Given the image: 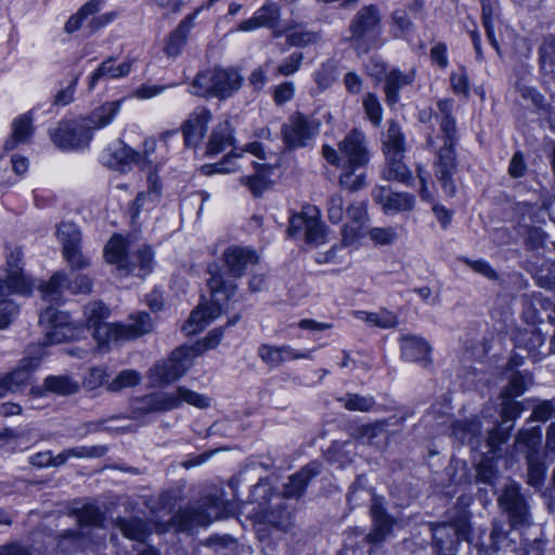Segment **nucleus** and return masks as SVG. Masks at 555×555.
Masks as SVG:
<instances>
[{"label": "nucleus", "instance_id": "nucleus-1", "mask_svg": "<svg viewBox=\"0 0 555 555\" xmlns=\"http://www.w3.org/2000/svg\"><path fill=\"white\" fill-rule=\"evenodd\" d=\"M120 108L118 101L107 102L95 108L88 118L61 120L49 130L53 144L64 151H75L89 145L92 130L107 126Z\"/></svg>", "mask_w": 555, "mask_h": 555}, {"label": "nucleus", "instance_id": "nucleus-2", "mask_svg": "<svg viewBox=\"0 0 555 555\" xmlns=\"http://www.w3.org/2000/svg\"><path fill=\"white\" fill-rule=\"evenodd\" d=\"M232 512V504L224 501L222 491L203 496L197 506L179 509L171 518L179 531H188L198 526H207L212 520L227 517Z\"/></svg>", "mask_w": 555, "mask_h": 555}, {"label": "nucleus", "instance_id": "nucleus-3", "mask_svg": "<svg viewBox=\"0 0 555 555\" xmlns=\"http://www.w3.org/2000/svg\"><path fill=\"white\" fill-rule=\"evenodd\" d=\"M243 81V76L235 68L212 67L196 74L191 85V93L224 100L237 92Z\"/></svg>", "mask_w": 555, "mask_h": 555}, {"label": "nucleus", "instance_id": "nucleus-4", "mask_svg": "<svg viewBox=\"0 0 555 555\" xmlns=\"http://www.w3.org/2000/svg\"><path fill=\"white\" fill-rule=\"evenodd\" d=\"M104 257L107 262L117 264V270L125 275L133 274L144 278L153 269V251L142 246L135 251H128V243L121 235H114L106 244Z\"/></svg>", "mask_w": 555, "mask_h": 555}, {"label": "nucleus", "instance_id": "nucleus-5", "mask_svg": "<svg viewBox=\"0 0 555 555\" xmlns=\"http://www.w3.org/2000/svg\"><path fill=\"white\" fill-rule=\"evenodd\" d=\"M322 155L327 163L341 169L364 168L370 160L365 135L357 129L351 130L338 143V150L324 145Z\"/></svg>", "mask_w": 555, "mask_h": 555}, {"label": "nucleus", "instance_id": "nucleus-6", "mask_svg": "<svg viewBox=\"0 0 555 555\" xmlns=\"http://www.w3.org/2000/svg\"><path fill=\"white\" fill-rule=\"evenodd\" d=\"M382 28V13L377 5L362 7L349 24L347 41L359 52H369L376 43Z\"/></svg>", "mask_w": 555, "mask_h": 555}, {"label": "nucleus", "instance_id": "nucleus-7", "mask_svg": "<svg viewBox=\"0 0 555 555\" xmlns=\"http://www.w3.org/2000/svg\"><path fill=\"white\" fill-rule=\"evenodd\" d=\"M251 494L254 498L262 496L263 499V502H258L254 512L256 522L269 525L282 531L289 528L292 512L280 493H273L268 485H256Z\"/></svg>", "mask_w": 555, "mask_h": 555}, {"label": "nucleus", "instance_id": "nucleus-8", "mask_svg": "<svg viewBox=\"0 0 555 555\" xmlns=\"http://www.w3.org/2000/svg\"><path fill=\"white\" fill-rule=\"evenodd\" d=\"M42 356L41 346H29L27 354L16 366L9 372L0 373V399L23 392L31 385L34 372L38 369Z\"/></svg>", "mask_w": 555, "mask_h": 555}, {"label": "nucleus", "instance_id": "nucleus-9", "mask_svg": "<svg viewBox=\"0 0 555 555\" xmlns=\"http://www.w3.org/2000/svg\"><path fill=\"white\" fill-rule=\"evenodd\" d=\"M437 552L441 555H454L461 541H468L472 528L466 515H461L452 522L430 524Z\"/></svg>", "mask_w": 555, "mask_h": 555}, {"label": "nucleus", "instance_id": "nucleus-10", "mask_svg": "<svg viewBox=\"0 0 555 555\" xmlns=\"http://www.w3.org/2000/svg\"><path fill=\"white\" fill-rule=\"evenodd\" d=\"M405 416H391L385 420H377L357 427L352 431L351 437L362 444L380 449L387 444L390 435L403 428Z\"/></svg>", "mask_w": 555, "mask_h": 555}, {"label": "nucleus", "instance_id": "nucleus-11", "mask_svg": "<svg viewBox=\"0 0 555 555\" xmlns=\"http://www.w3.org/2000/svg\"><path fill=\"white\" fill-rule=\"evenodd\" d=\"M194 357V350L190 347L178 348L167 361L155 364L150 370V377L157 384H169L186 373L193 365Z\"/></svg>", "mask_w": 555, "mask_h": 555}, {"label": "nucleus", "instance_id": "nucleus-12", "mask_svg": "<svg viewBox=\"0 0 555 555\" xmlns=\"http://www.w3.org/2000/svg\"><path fill=\"white\" fill-rule=\"evenodd\" d=\"M39 324L44 332L46 344H61L74 338L76 334L69 315L53 306L41 312Z\"/></svg>", "mask_w": 555, "mask_h": 555}, {"label": "nucleus", "instance_id": "nucleus-13", "mask_svg": "<svg viewBox=\"0 0 555 555\" xmlns=\"http://www.w3.org/2000/svg\"><path fill=\"white\" fill-rule=\"evenodd\" d=\"M320 121L302 113H294L282 127V138L288 147H302L320 130Z\"/></svg>", "mask_w": 555, "mask_h": 555}, {"label": "nucleus", "instance_id": "nucleus-14", "mask_svg": "<svg viewBox=\"0 0 555 555\" xmlns=\"http://www.w3.org/2000/svg\"><path fill=\"white\" fill-rule=\"evenodd\" d=\"M500 507L508 515L512 526H529L530 512L520 486L516 482L506 485L498 498Z\"/></svg>", "mask_w": 555, "mask_h": 555}, {"label": "nucleus", "instance_id": "nucleus-15", "mask_svg": "<svg viewBox=\"0 0 555 555\" xmlns=\"http://www.w3.org/2000/svg\"><path fill=\"white\" fill-rule=\"evenodd\" d=\"M175 409H177V402L168 396V392H151L135 397L130 401L128 418L142 421L149 414L163 413Z\"/></svg>", "mask_w": 555, "mask_h": 555}, {"label": "nucleus", "instance_id": "nucleus-16", "mask_svg": "<svg viewBox=\"0 0 555 555\" xmlns=\"http://www.w3.org/2000/svg\"><path fill=\"white\" fill-rule=\"evenodd\" d=\"M23 259V253L20 247H15L7 257L8 271L4 276H0V296L11 293L26 295L31 289L30 281L24 275L18 266Z\"/></svg>", "mask_w": 555, "mask_h": 555}, {"label": "nucleus", "instance_id": "nucleus-17", "mask_svg": "<svg viewBox=\"0 0 555 555\" xmlns=\"http://www.w3.org/2000/svg\"><path fill=\"white\" fill-rule=\"evenodd\" d=\"M108 308L101 301H93L85 307L87 325L100 346L108 345L113 340L116 323H107Z\"/></svg>", "mask_w": 555, "mask_h": 555}, {"label": "nucleus", "instance_id": "nucleus-18", "mask_svg": "<svg viewBox=\"0 0 555 555\" xmlns=\"http://www.w3.org/2000/svg\"><path fill=\"white\" fill-rule=\"evenodd\" d=\"M435 176L448 196H454L456 186L453 176L457 171V159L454 146L443 145L436 153L434 162Z\"/></svg>", "mask_w": 555, "mask_h": 555}, {"label": "nucleus", "instance_id": "nucleus-19", "mask_svg": "<svg viewBox=\"0 0 555 555\" xmlns=\"http://www.w3.org/2000/svg\"><path fill=\"white\" fill-rule=\"evenodd\" d=\"M304 232L308 245L319 246L325 242L326 228L317 217H307L305 214L294 215L289 219L287 233L295 237Z\"/></svg>", "mask_w": 555, "mask_h": 555}, {"label": "nucleus", "instance_id": "nucleus-20", "mask_svg": "<svg viewBox=\"0 0 555 555\" xmlns=\"http://www.w3.org/2000/svg\"><path fill=\"white\" fill-rule=\"evenodd\" d=\"M154 322L146 312H138L129 317L127 323H116L112 343H121L139 338L153 331Z\"/></svg>", "mask_w": 555, "mask_h": 555}, {"label": "nucleus", "instance_id": "nucleus-21", "mask_svg": "<svg viewBox=\"0 0 555 555\" xmlns=\"http://www.w3.org/2000/svg\"><path fill=\"white\" fill-rule=\"evenodd\" d=\"M222 259L228 273L235 279L243 276L249 266H255L259 261L255 250L240 246L228 247Z\"/></svg>", "mask_w": 555, "mask_h": 555}, {"label": "nucleus", "instance_id": "nucleus-22", "mask_svg": "<svg viewBox=\"0 0 555 555\" xmlns=\"http://www.w3.org/2000/svg\"><path fill=\"white\" fill-rule=\"evenodd\" d=\"M257 354L268 366L278 367L286 361L311 359L312 350L300 352L288 345L272 346L269 344H262L259 346Z\"/></svg>", "mask_w": 555, "mask_h": 555}, {"label": "nucleus", "instance_id": "nucleus-23", "mask_svg": "<svg viewBox=\"0 0 555 555\" xmlns=\"http://www.w3.org/2000/svg\"><path fill=\"white\" fill-rule=\"evenodd\" d=\"M210 120L211 112L209 109L205 107L194 109L181 126L185 145H197L203 140Z\"/></svg>", "mask_w": 555, "mask_h": 555}, {"label": "nucleus", "instance_id": "nucleus-24", "mask_svg": "<svg viewBox=\"0 0 555 555\" xmlns=\"http://www.w3.org/2000/svg\"><path fill=\"white\" fill-rule=\"evenodd\" d=\"M372 530L365 540L371 544H379L391 533L395 518L383 507L379 499L373 498L371 505Z\"/></svg>", "mask_w": 555, "mask_h": 555}, {"label": "nucleus", "instance_id": "nucleus-25", "mask_svg": "<svg viewBox=\"0 0 555 555\" xmlns=\"http://www.w3.org/2000/svg\"><path fill=\"white\" fill-rule=\"evenodd\" d=\"M321 472V464L311 462L304 466L296 474L288 477L283 486L282 498L285 499H300L307 489L309 482L317 477Z\"/></svg>", "mask_w": 555, "mask_h": 555}, {"label": "nucleus", "instance_id": "nucleus-26", "mask_svg": "<svg viewBox=\"0 0 555 555\" xmlns=\"http://www.w3.org/2000/svg\"><path fill=\"white\" fill-rule=\"evenodd\" d=\"M373 197L386 212L410 211L415 202L412 194L391 192L385 186L376 188L373 191Z\"/></svg>", "mask_w": 555, "mask_h": 555}, {"label": "nucleus", "instance_id": "nucleus-27", "mask_svg": "<svg viewBox=\"0 0 555 555\" xmlns=\"http://www.w3.org/2000/svg\"><path fill=\"white\" fill-rule=\"evenodd\" d=\"M221 313L220 305L217 299L211 302L199 305L192 311L188 322L183 325L182 330L186 335H194L203 331L208 324L217 319Z\"/></svg>", "mask_w": 555, "mask_h": 555}, {"label": "nucleus", "instance_id": "nucleus-28", "mask_svg": "<svg viewBox=\"0 0 555 555\" xmlns=\"http://www.w3.org/2000/svg\"><path fill=\"white\" fill-rule=\"evenodd\" d=\"M519 526H512L511 520L507 522L500 518H494L491 522L490 547L499 551H515L517 541L514 537L513 529Z\"/></svg>", "mask_w": 555, "mask_h": 555}, {"label": "nucleus", "instance_id": "nucleus-29", "mask_svg": "<svg viewBox=\"0 0 555 555\" xmlns=\"http://www.w3.org/2000/svg\"><path fill=\"white\" fill-rule=\"evenodd\" d=\"M415 78V69H410L406 73L400 69H391L385 77L384 92L386 95V102L389 105H393L398 102L399 90L405 86L411 85Z\"/></svg>", "mask_w": 555, "mask_h": 555}, {"label": "nucleus", "instance_id": "nucleus-30", "mask_svg": "<svg viewBox=\"0 0 555 555\" xmlns=\"http://www.w3.org/2000/svg\"><path fill=\"white\" fill-rule=\"evenodd\" d=\"M193 21L194 15L186 16L183 21L180 22L178 27L170 33L164 48V52L168 56L176 57L180 55L183 47L186 43L189 33L193 27Z\"/></svg>", "mask_w": 555, "mask_h": 555}, {"label": "nucleus", "instance_id": "nucleus-31", "mask_svg": "<svg viewBox=\"0 0 555 555\" xmlns=\"http://www.w3.org/2000/svg\"><path fill=\"white\" fill-rule=\"evenodd\" d=\"M542 439V431L540 426L532 427L530 429H521L518 431L514 450L520 452L525 457L529 455L539 456V449Z\"/></svg>", "mask_w": 555, "mask_h": 555}, {"label": "nucleus", "instance_id": "nucleus-32", "mask_svg": "<svg viewBox=\"0 0 555 555\" xmlns=\"http://www.w3.org/2000/svg\"><path fill=\"white\" fill-rule=\"evenodd\" d=\"M234 142L233 129L229 120L219 122L211 131L206 154L209 156L222 152Z\"/></svg>", "mask_w": 555, "mask_h": 555}, {"label": "nucleus", "instance_id": "nucleus-33", "mask_svg": "<svg viewBox=\"0 0 555 555\" xmlns=\"http://www.w3.org/2000/svg\"><path fill=\"white\" fill-rule=\"evenodd\" d=\"M430 347L426 340L416 336H404L401 339V354L406 361L421 362L429 360Z\"/></svg>", "mask_w": 555, "mask_h": 555}, {"label": "nucleus", "instance_id": "nucleus-34", "mask_svg": "<svg viewBox=\"0 0 555 555\" xmlns=\"http://www.w3.org/2000/svg\"><path fill=\"white\" fill-rule=\"evenodd\" d=\"M383 151L386 156H404L405 137L396 121H389L383 137Z\"/></svg>", "mask_w": 555, "mask_h": 555}, {"label": "nucleus", "instance_id": "nucleus-35", "mask_svg": "<svg viewBox=\"0 0 555 555\" xmlns=\"http://www.w3.org/2000/svg\"><path fill=\"white\" fill-rule=\"evenodd\" d=\"M33 119L29 114L20 116L13 121L12 134L4 142V150L12 151L18 144L26 143L33 135Z\"/></svg>", "mask_w": 555, "mask_h": 555}, {"label": "nucleus", "instance_id": "nucleus-36", "mask_svg": "<svg viewBox=\"0 0 555 555\" xmlns=\"http://www.w3.org/2000/svg\"><path fill=\"white\" fill-rule=\"evenodd\" d=\"M114 57H108L92 73L89 81V88L93 89L96 82L104 77L108 78H120L125 77L130 73L132 61H126L121 64L114 66L113 65Z\"/></svg>", "mask_w": 555, "mask_h": 555}, {"label": "nucleus", "instance_id": "nucleus-37", "mask_svg": "<svg viewBox=\"0 0 555 555\" xmlns=\"http://www.w3.org/2000/svg\"><path fill=\"white\" fill-rule=\"evenodd\" d=\"M107 451V448L104 446H80L70 449L63 450L60 454L53 455L51 466L57 467L66 463L72 457L82 459V457H101Z\"/></svg>", "mask_w": 555, "mask_h": 555}, {"label": "nucleus", "instance_id": "nucleus-38", "mask_svg": "<svg viewBox=\"0 0 555 555\" xmlns=\"http://www.w3.org/2000/svg\"><path fill=\"white\" fill-rule=\"evenodd\" d=\"M255 166L256 173L242 177L241 183L246 185L254 196L260 197L269 188L270 168L261 164H255Z\"/></svg>", "mask_w": 555, "mask_h": 555}, {"label": "nucleus", "instance_id": "nucleus-39", "mask_svg": "<svg viewBox=\"0 0 555 555\" xmlns=\"http://www.w3.org/2000/svg\"><path fill=\"white\" fill-rule=\"evenodd\" d=\"M404 156H386L387 165L383 171V177L388 181H398L410 184L413 180L412 173L402 162Z\"/></svg>", "mask_w": 555, "mask_h": 555}, {"label": "nucleus", "instance_id": "nucleus-40", "mask_svg": "<svg viewBox=\"0 0 555 555\" xmlns=\"http://www.w3.org/2000/svg\"><path fill=\"white\" fill-rule=\"evenodd\" d=\"M67 276L63 272H56L48 282L39 286L42 299L49 302L59 304L62 299V291L66 288Z\"/></svg>", "mask_w": 555, "mask_h": 555}, {"label": "nucleus", "instance_id": "nucleus-41", "mask_svg": "<svg viewBox=\"0 0 555 555\" xmlns=\"http://www.w3.org/2000/svg\"><path fill=\"white\" fill-rule=\"evenodd\" d=\"M337 401L350 412L367 413L374 410L376 400L370 395H360L348 392L343 397L337 398Z\"/></svg>", "mask_w": 555, "mask_h": 555}, {"label": "nucleus", "instance_id": "nucleus-42", "mask_svg": "<svg viewBox=\"0 0 555 555\" xmlns=\"http://www.w3.org/2000/svg\"><path fill=\"white\" fill-rule=\"evenodd\" d=\"M168 396L175 399L177 402V409L184 402L198 409H207L210 406L209 397L195 392L183 386L178 387L175 391L168 392Z\"/></svg>", "mask_w": 555, "mask_h": 555}, {"label": "nucleus", "instance_id": "nucleus-43", "mask_svg": "<svg viewBox=\"0 0 555 555\" xmlns=\"http://www.w3.org/2000/svg\"><path fill=\"white\" fill-rule=\"evenodd\" d=\"M346 214L348 218L354 223V227L344 228V238H348L350 231V236L352 240L359 235V231L363 228L367 220L366 205L364 202L352 203L348 206Z\"/></svg>", "mask_w": 555, "mask_h": 555}, {"label": "nucleus", "instance_id": "nucleus-44", "mask_svg": "<svg viewBox=\"0 0 555 555\" xmlns=\"http://www.w3.org/2000/svg\"><path fill=\"white\" fill-rule=\"evenodd\" d=\"M43 387L47 391L60 395L69 396L74 395L79 390L77 382L73 380L67 375H51L48 376L43 382Z\"/></svg>", "mask_w": 555, "mask_h": 555}, {"label": "nucleus", "instance_id": "nucleus-45", "mask_svg": "<svg viewBox=\"0 0 555 555\" xmlns=\"http://www.w3.org/2000/svg\"><path fill=\"white\" fill-rule=\"evenodd\" d=\"M208 273L211 275L208 280V287L212 297L217 294H224L225 298H230L236 291V284L232 281H225L219 272L217 264L208 267Z\"/></svg>", "mask_w": 555, "mask_h": 555}, {"label": "nucleus", "instance_id": "nucleus-46", "mask_svg": "<svg viewBox=\"0 0 555 555\" xmlns=\"http://www.w3.org/2000/svg\"><path fill=\"white\" fill-rule=\"evenodd\" d=\"M106 155L109 156V158L105 159V162L111 167H119L130 163H138L140 159V155L135 151L122 143H119L114 150L111 147L107 149L103 158H105Z\"/></svg>", "mask_w": 555, "mask_h": 555}, {"label": "nucleus", "instance_id": "nucleus-47", "mask_svg": "<svg viewBox=\"0 0 555 555\" xmlns=\"http://www.w3.org/2000/svg\"><path fill=\"white\" fill-rule=\"evenodd\" d=\"M117 527L126 538L135 541H143L149 534L147 525L139 518H120L117 520Z\"/></svg>", "mask_w": 555, "mask_h": 555}, {"label": "nucleus", "instance_id": "nucleus-48", "mask_svg": "<svg viewBox=\"0 0 555 555\" xmlns=\"http://www.w3.org/2000/svg\"><path fill=\"white\" fill-rule=\"evenodd\" d=\"M532 383L531 375L527 372H513L506 387L503 388L501 397L515 398L522 395Z\"/></svg>", "mask_w": 555, "mask_h": 555}, {"label": "nucleus", "instance_id": "nucleus-49", "mask_svg": "<svg viewBox=\"0 0 555 555\" xmlns=\"http://www.w3.org/2000/svg\"><path fill=\"white\" fill-rule=\"evenodd\" d=\"M363 168H348L341 169L339 175V185L349 192H357L366 185V176L363 171L357 173V171Z\"/></svg>", "mask_w": 555, "mask_h": 555}, {"label": "nucleus", "instance_id": "nucleus-50", "mask_svg": "<svg viewBox=\"0 0 555 555\" xmlns=\"http://www.w3.org/2000/svg\"><path fill=\"white\" fill-rule=\"evenodd\" d=\"M141 382V374L134 370H122L118 375L109 383H107L106 389L111 392H118L125 388L134 387Z\"/></svg>", "mask_w": 555, "mask_h": 555}, {"label": "nucleus", "instance_id": "nucleus-51", "mask_svg": "<svg viewBox=\"0 0 555 555\" xmlns=\"http://www.w3.org/2000/svg\"><path fill=\"white\" fill-rule=\"evenodd\" d=\"M147 180L150 183V191L139 193L130 207V214H131L132 221H134V219L138 217L139 212H140V208L144 205L146 199L155 202L158 198L159 185L157 184L156 176L150 175Z\"/></svg>", "mask_w": 555, "mask_h": 555}, {"label": "nucleus", "instance_id": "nucleus-52", "mask_svg": "<svg viewBox=\"0 0 555 555\" xmlns=\"http://www.w3.org/2000/svg\"><path fill=\"white\" fill-rule=\"evenodd\" d=\"M56 235L62 244L63 249H66V247L80 245V231L77 225L72 222H61L56 229Z\"/></svg>", "mask_w": 555, "mask_h": 555}, {"label": "nucleus", "instance_id": "nucleus-53", "mask_svg": "<svg viewBox=\"0 0 555 555\" xmlns=\"http://www.w3.org/2000/svg\"><path fill=\"white\" fill-rule=\"evenodd\" d=\"M526 461L528 466L527 482L533 487L541 486L545 478L546 467L544 463L540 460V456L533 455H529Z\"/></svg>", "mask_w": 555, "mask_h": 555}, {"label": "nucleus", "instance_id": "nucleus-54", "mask_svg": "<svg viewBox=\"0 0 555 555\" xmlns=\"http://www.w3.org/2000/svg\"><path fill=\"white\" fill-rule=\"evenodd\" d=\"M255 15L262 27L275 28L280 21V7L273 2L267 3Z\"/></svg>", "mask_w": 555, "mask_h": 555}, {"label": "nucleus", "instance_id": "nucleus-55", "mask_svg": "<svg viewBox=\"0 0 555 555\" xmlns=\"http://www.w3.org/2000/svg\"><path fill=\"white\" fill-rule=\"evenodd\" d=\"M480 430L481 425L477 420L455 422L453 424V434L462 442H470V439L476 437Z\"/></svg>", "mask_w": 555, "mask_h": 555}, {"label": "nucleus", "instance_id": "nucleus-56", "mask_svg": "<svg viewBox=\"0 0 555 555\" xmlns=\"http://www.w3.org/2000/svg\"><path fill=\"white\" fill-rule=\"evenodd\" d=\"M364 317V321L374 326L382 328L395 327L398 323L397 317L387 310H380L378 312H359Z\"/></svg>", "mask_w": 555, "mask_h": 555}, {"label": "nucleus", "instance_id": "nucleus-57", "mask_svg": "<svg viewBox=\"0 0 555 555\" xmlns=\"http://www.w3.org/2000/svg\"><path fill=\"white\" fill-rule=\"evenodd\" d=\"M496 479L498 469L493 460H482L477 466L476 481L492 487L495 485Z\"/></svg>", "mask_w": 555, "mask_h": 555}, {"label": "nucleus", "instance_id": "nucleus-58", "mask_svg": "<svg viewBox=\"0 0 555 555\" xmlns=\"http://www.w3.org/2000/svg\"><path fill=\"white\" fill-rule=\"evenodd\" d=\"M337 79L336 65L327 62L314 73V81L319 89L324 91L328 89Z\"/></svg>", "mask_w": 555, "mask_h": 555}, {"label": "nucleus", "instance_id": "nucleus-59", "mask_svg": "<svg viewBox=\"0 0 555 555\" xmlns=\"http://www.w3.org/2000/svg\"><path fill=\"white\" fill-rule=\"evenodd\" d=\"M107 369L105 366H94L88 370L83 377L82 385L87 390L96 389L104 384L107 385L108 379Z\"/></svg>", "mask_w": 555, "mask_h": 555}, {"label": "nucleus", "instance_id": "nucleus-60", "mask_svg": "<svg viewBox=\"0 0 555 555\" xmlns=\"http://www.w3.org/2000/svg\"><path fill=\"white\" fill-rule=\"evenodd\" d=\"M78 522L81 527L100 528L103 524V515L98 507L86 505L78 513Z\"/></svg>", "mask_w": 555, "mask_h": 555}, {"label": "nucleus", "instance_id": "nucleus-61", "mask_svg": "<svg viewBox=\"0 0 555 555\" xmlns=\"http://www.w3.org/2000/svg\"><path fill=\"white\" fill-rule=\"evenodd\" d=\"M501 418L503 425L515 421L522 412V404L511 397H502Z\"/></svg>", "mask_w": 555, "mask_h": 555}, {"label": "nucleus", "instance_id": "nucleus-62", "mask_svg": "<svg viewBox=\"0 0 555 555\" xmlns=\"http://www.w3.org/2000/svg\"><path fill=\"white\" fill-rule=\"evenodd\" d=\"M363 107L369 119L375 126H378L382 121V105L378 98L374 93H367L363 98Z\"/></svg>", "mask_w": 555, "mask_h": 555}, {"label": "nucleus", "instance_id": "nucleus-63", "mask_svg": "<svg viewBox=\"0 0 555 555\" xmlns=\"http://www.w3.org/2000/svg\"><path fill=\"white\" fill-rule=\"evenodd\" d=\"M222 336V327L214 328L203 340L198 341L195 346L190 348L194 350L195 356H199L208 349L216 348L220 344Z\"/></svg>", "mask_w": 555, "mask_h": 555}, {"label": "nucleus", "instance_id": "nucleus-64", "mask_svg": "<svg viewBox=\"0 0 555 555\" xmlns=\"http://www.w3.org/2000/svg\"><path fill=\"white\" fill-rule=\"evenodd\" d=\"M367 235L376 245H390L398 238V233L392 227L372 228Z\"/></svg>", "mask_w": 555, "mask_h": 555}]
</instances>
